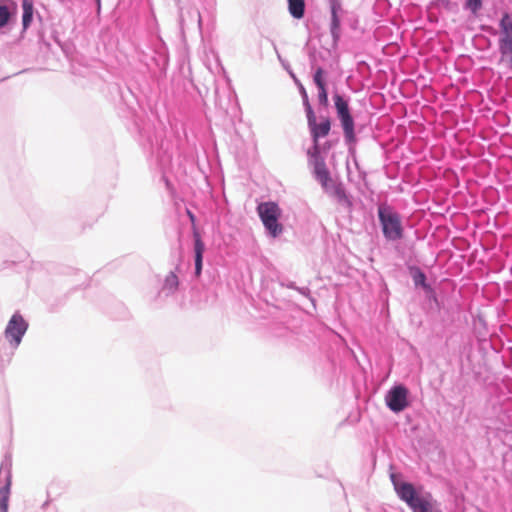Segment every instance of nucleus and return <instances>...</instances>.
<instances>
[{
	"mask_svg": "<svg viewBox=\"0 0 512 512\" xmlns=\"http://www.w3.org/2000/svg\"><path fill=\"white\" fill-rule=\"evenodd\" d=\"M395 489L400 499L406 502L413 512H441L431 494H417L412 484L399 483L395 485Z\"/></svg>",
	"mask_w": 512,
	"mask_h": 512,
	"instance_id": "nucleus-1",
	"label": "nucleus"
},
{
	"mask_svg": "<svg viewBox=\"0 0 512 512\" xmlns=\"http://www.w3.org/2000/svg\"><path fill=\"white\" fill-rule=\"evenodd\" d=\"M257 213L270 236L275 238L283 232V225L279 222L282 210L277 203L262 202L257 206Z\"/></svg>",
	"mask_w": 512,
	"mask_h": 512,
	"instance_id": "nucleus-2",
	"label": "nucleus"
},
{
	"mask_svg": "<svg viewBox=\"0 0 512 512\" xmlns=\"http://www.w3.org/2000/svg\"><path fill=\"white\" fill-rule=\"evenodd\" d=\"M378 214L384 236L388 240L400 239L403 233L400 216L387 207H379Z\"/></svg>",
	"mask_w": 512,
	"mask_h": 512,
	"instance_id": "nucleus-3",
	"label": "nucleus"
},
{
	"mask_svg": "<svg viewBox=\"0 0 512 512\" xmlns=\"http://www.w3.org/2000/svg\"><path fill=\"white\" fill-rule=\"evenodd\" d=\"M501 36L499 49L502 59L512 65V15L504 13L499 23Z\"/></svg>",
	"mask_w": 512,
	"mask_h": 512,
	"instance_id": "nucleus-4",
	"label": "nucleus"
},
{
	"mask_svg": "<svg viewBox=\"0 0 512 512\" xmlns=\"http://www.w3.org/2000/svg\"><path fill=\"white\" fill-rule=\"evenodd\" d=\"M334 102L345 138L348 142H353L355 140L354 121L350 114L348 103L339 94L334 95Z\"/></svg>",
	"mask_w": 512,
	"mask_h": 512,
	"instance_id": "nucleus-5",
	"label": "nucleus"
},
{
	"mask_svg": "<svg viewBox=\"0 0 512 512\" xmlns=\"http://www.w3.org/2000/svg\"><path fill=\"white\" fill-rule=\"evenodd\" d=\"M27 323L23 319V317L19 314H14L8 325L5 329V337L6 339L14 346L17 347L21 340L22 336L25 334L27 330Z\"/></svg>",
	"mask_w": 512,
	"mask_h": 512,
	"instance_id": "nucleus-6",
	"label": "nucleus"
},
{
	"mask_svg": "<svg viewBox=\"0 0 512 512\" xmlns=\"http://www.w3.org/2000/svg\"><path fill=\"white\" fill-rule=\"evenodd\" d=\"M408 390L403 385L394 386L386 395L385 402L393 412H401L408 406Z\"/></svg>",
	"mask_w": 512,
	"mask_h": 512,
	"instance_id": "nucleus-7",
	"label": "nucleus"
},
{
	"mask_svg": "<svg viewBox=\"0 0 512 512\" xmlns=\"http://www.w3.org/2000/svg\"><path fill=\"white\" fill-rule=\"evenodd\" d=\"M313 173L317 181L320 182L322 188L328 190L332 184V179L323 158H316L313 162Z\"/></svg>",
	"mask_w": 512,
	"mask_h": 512,
	"instance_id": "nucleus-8",
	"label": "nucleus"
},
{
	"mask_svg": "<svg viewBox=\"0 0 512 512\" xmlns=\"http://www.w3.org/2000/svg\"><path fill=\"white\" fill-rule=\"evenodd\" d=\"M205 245L198 232L194 233V252H195V275L200 276L202 271V261Z\"/></svg>",
	"mask_w": 512,
	"mask_h": 512,
	"instance_id": "nucleus-9",
	"label": "nucleus"
},
{
	"mask_svg": "<svg viewBox=\"0 0 512 512\" xmlns=\"http://www.w3.org/2000/svg\"><path fill=\"white\" fill-rule=\"evenodd\" d=\"M331 122L329 118H324L321 123H315L310 129L314 143L318 142L320 137H325L329 134Z\"/></svg>",
	"mask_w": 512,
	"mask_h": 512,
	"instance_id": "nucleus-10",
	"label": "nucleus"
},
{
	"mask_svg": "<svg viewBox=\"0 0 512 512\" xmlns=\"http://www.w3.org/2000/svg\"><path fill=\"white\" fill-rule=\"evenodd\" d=\"M288 8L294 18L301 19L304 16L305 2L304 0H288Z\"/></svg>",
	"mask_w": 512,
	"mask_h": 512,
	"instance_id": "nucleus-11",
	"label": "nucleus"
},
{
	"mask_svg": "<svg viewBox=\"0 0 512 512\" xmlns=\"http://www.w3.org/2000/svg\"><path fill=\"white\" fill-rule=\"evenodd\" d=\"M330 8L332 15V32L334 33L340 26V19L338 17V12L342 10L340 0H330Z\"/></svg>",
	"mask_w": 512,
	"mask_h": 512,
	"instance_id": "nucleus-12",
	"label": "nucleus"
},
{
	"mask_svg": "<svg viewBox=\"0 0 512 512\" xmlns=\"http://www.w3.org/2000/svg\"><path fill=\"white\" fill-rule=\"evenodd\" d=\"M179 285L178 277L175 273L170 272L164 281L163 284V291H165L167 294L173 293L177 290Z\"/></svg>",
	"mask_w": 512,
	"mask_h": 512,
	"instance_id": "nucleus-13",
	"label": "nucleus"
},
{
	"mask_svg": "<svg viewBox=\"0 0 512 512\" xmlns=\"http://www.w3.org/2000/svg\"><path fill=\"white\" fill-rule=\"evenodd\" d=\"M411 275L415 285L422 286L425 290H430V286L426 283L425 274L418 268H413L411 270Z\"/></svg>",
	"mask_w": 512,
	"mask_h": 512,
	"instance_id": "nucleus-14",
	"label": "nucleus"
},
{
	"mask_svg": "<svg viewBox=\"0 0 512 512\" xmlns=\"http://www.w3.org/2000/svg\"><path fill=\"white\" fill-rule=\"evenodd\" d=\"M22 6H23V16H22L23 27L27 28L32 21L33 6L27 0L23 1Z\"/></svg>",
	"mask_w": 512,
	"mask_h": 512,
	"instance_id": "nucleus-15",
	"label": "nucleus"
},
{
	"mask_svg": "<svg viewBox=\"0 0 512 512\" xmlns=\"http://www.w3.org/2000/svg\"><path fill=\"white\" fill-rule=\"evenodd\" d=\"M9 500V484L0 488V512H7Z\"/></svg>",
	"mask_w": 512,
	"mask_h": 512,
	"instance_id": "nucleus-16",
	"label": "nucleus"
},
{
	"mask_svg": "<svg viewBox=\"0 0 512 512\" xmlns=\"http://www.w3.org/2000/svg\"><path fill=\"white\" fill-rule=\"evenodd\" d=\"M10 19V11L7 6L0 5V27H4Z\"/></svg>",
	"mask_w": 512,
	"mask_h": 512,
	"instance_id": "nucleus-17",
	"label": "nucleus"
},
{
	"mask_svg": "<svg viewBox=\"0 0 512 512\" xmlns=\"http://www.w3.org/2000/svg\"><path fill=\"white\" fill-rule=\"evenodd\" d=\"M304 96H305V104L307 107L308 124H309V127L311 128L316 123V117H315L314 112L308 102L307 95L305 92H304Z\"/></svg>",
	"mask_w": 512,
	"mask_h": 512,
	"instance_id": "nucleus-18",
	"label": "nucleus"
},
{
	"mask_svg": "<svg viewBox=\"0 0 512 512\" xmlns=\"http://www.w3.org/2000/svg\"><path fill=\"white\" fill-rule=\"evenodd\" d=\"M334 195L337 197L339 202H343L346 203L347 205H350V202L345 194V191L341 186H335Z\"/></svg>",
	"mask_w": 512,
	"mask_h": 512,
	"instance_id": "nucleus-19",
	"label": "nucleus"
},
{
	"mask_svg": "<svg viewBox=\"0 0 512 512\" xmlns=\"http://www.w3.org/2000/svg\"><path fill=\"white\" fill-rule=\"evenodd\" d=\"M323 75H324V71L322 68H318L314 74V82L318 88H322L323 86H326Z\"/></svg>",
	"mask_w": 512,
	"mask_h": 512,
	"instance_id": "nucleus-20",
	"label": "nucleus"
},
{
	"mask_svg": "<svg viewBox=\"0 0 512 512\" xmlns=\"http://www.w3.org/2000/svg\"><path fill=\"white\" fill-rule=\"evenodd\" d=\"M318 89H319L318 99H319L320 104L325 107L328 106V94H327L326 86H323L322 88H318Z\"/></svg>",
	"mask_w": 512,
	"mask_h": 512,
	"instance_id": "nucleus-21",
	"label": "nucleus"
},
{
	"mask_svg": "<svg viewBox=\"0 0 512 512\" xmlns=\"http://www.w3.org/2000/svg\"><path fill=\"white\" fill-rule=\"evenodd\" d=\"M466 5L473 13H476L482 6V0H466Z\"/></svg>",
	"mask_w": 512,
	"mask_h": 512,
	"instance_id": "nucleus-22",
	"label": "nucleus"
},
{
	"mask_svg": "<svg viewBox=\"0 0 512 512\" xmlns=\"http://www.w3.org/2000/svg\"><path fill=\"white\" fill-rule=\"evenodd\" d=\"M319 153H320V151H319V146H318V142H317V143H314L313 148L308 151V154L313 158V162H314L316 160V158H321Z\"/></svg>",
	"mask_w": 512,
	"mask_h": 512,
	"instance_id": "nucleus-23",
	"label": "nucleus"
},
{
	"mask_svg": "<svg viewBox=\"0 0 512 512\" xmlns=\"http://www.w3.org/2000/svg\"><path fill=\"white\" fill-rule=\"evenodd\" d=\"M188 215H189V218L191 219V221H194V215L191 212H188Z\"/></svg>",
	"mask_w": 512,
	"mask_h": 512,
	"instance_id": "nucleus-24",
	"label": "nucleus"
},
{
	"mask_svg": "<svg viewBox=\"0 0 512 512\" xmlns=\"http://www.w3.org/2000/svg\"><path fill=\"white\" fill-rule=\"evenodd\" d=\"M98 4H100V0H96Z\"/></svg>",
	"mask_w": 512,
	"mask_h": 512,
	"instance_id": "nucleus-25",
	"label": "nucleus"
}]
</instances>
